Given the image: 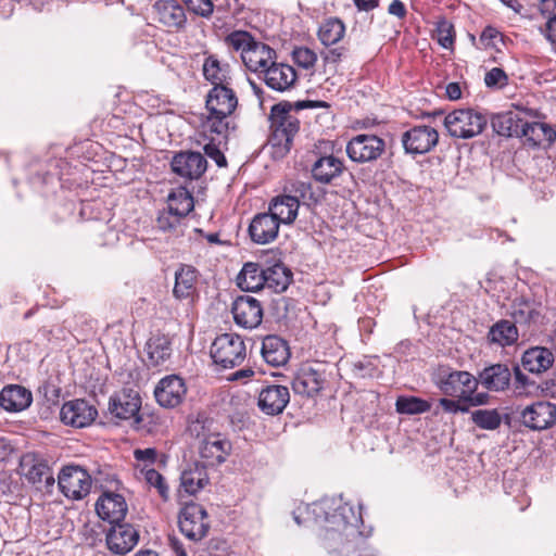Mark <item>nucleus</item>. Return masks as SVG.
Masks as SVG:
<instances>
[{"label":"nucleus","instance_id":"obj_1","mask_svg":"<svg viewBox=\"0 0 556 556\" xmlns=\"http://www.w3.org/2000/svg\"><path fill=\"white\" fill-rule=\"evenodd\" d=\"M316 522H324L320 539L324 547L340 556H372L367 538L371 530L362 531L361 514L341 498H323L306 508Z\"/></svg>","mask_w":556,"mask_h":556},{"label":"nucleus","instance_id":"obj_2","mask_svg":"<svg viewBox=\"0 0 556 556\" xmlns=\"http://www.w3.org/2000/svg\"><path fill=\"white\" fill-rule=\"evenodd\" d=\"M324 101H298L294 104L281 102L270 110V136L268 146L275 159L285 157L291 150L293 139L300 130V121L294 112L304 109L327 108Z\"/></svg>","mask_w":556,"mask_h":556},{"label":"nucleus","instance_id":"obj_3","mask_svg":"<svg viewBox=\"0 0 556 556\" xmlns=\"http://www.w3.org/2000/svg\"><path fill=\"white\" fill-rule=\"evenodd\" d=\"M238 106V98L231 85L214 86L205 97L206 116L202 119L205 132L223 134L235 128L231 115Z\"/></svg>","mask_w":556,"mask_h":556},{"label":"nucleus","instance_id":"obj_4","mask_svg":"<svg viewBox=\"0 0 556 556\" xmlns=\"http://www.w3.org/2000/svg\"><path fill=\"white\" fill-rule=\"evenodd\" d=\"M437 387L445 395L463 401L470 406H481L490 402L486 392H477L476 377L465 370L441 372Z\"/></svg>","mask_w":556,"mask_h":556},{"label":"nucleus","instance_id":"obj_5","mask_svg":"<svg viewBox=\"0 0 556 556\" xmlns=\"http://www.w3.org/2000/svg\"><path fill=\"white\" fill-rule=\"evenodd\" d=\"M486 124V116L473 109L454 110L444 118L448 135L457 139H469L480 135Z\"/></svg>","mask_w":556,"mask_h":556},{"label":"nucleus","instance_id":"obj_6","mask_svg":"<svg viewBox=\"0 0 556 556\" xmlns=\"http://www.w3.org/2000/svg\"><path fill=\"white\" fill-rule=\"evenodd\" d=\"M245 355L244 341L236 333H223L211 345V356L214 363L224 368L239 366L244 361Z\"/></svg>","mask_w":556,"mask_h":556},{"label":"nucleus","instance_id":"obj_7","mask_svg":"<svg viewBox=\"0 0 556 556\" xmlns=\"http://www.w3.org/2000/svg\"><path fill=\"white\" fill-rule=\"evenodd\" d=\"M58 485L66 498L80 501L90 493L92 479L83 467L70 465L63 467L59 472Z\"/></svg>","mask_w":556,"mask_h":556},{"label":"nucleus","instance_id":"obj_8","mask_svg":"<svg viewBox=\"0 0 556 556\" xmlns=\"http://www.w3.org/2000/svg\"><path fill=\"white\" fill-rule=\"evenodd\" d=\"M519 422L533 431L551 428L556 422V405L547 401H536L516 408Z\"/></svg>","mask_w":556,"mask_h":556},{"label":"nucleus","instance_id":"obj_9","mask_svg":"<svg viewBox=\"0 0 556 556\" xmlns=\"http://www.w3.org/2000/svg\"><path fill=\"white\" fill-rule=\"evenodd\" d=\"M178 525L181 533L193 542L204 539L210 530L208 515L205 508L197 503L185 505L180 510Z\"/></svg>","mask_w":556,"mask_h":556},{"label":"nucleus","instance_id":"obj_10","mask_svg":"<svg viewBox=\"0 0 556 556\" xmlns=\"http://www.w3.org/2000/svg\"><path fill=\"white\" fill-rule=\"evenodd\" d=\"M346 154L351 161L359 164L378 160L386 152V141L371 134H361L346 144Z\"/></svg>","mask_w":556,"mask_h":556},{"label":"nucleus","instance_id":"obj_11","mask_svg":"<svg viewBox=\"0 0 556 556\" xmlns=\"http://www.w3.org/2000/svg\"><path fill=\"white\" fill-rule=\"evenodd\" d=\"M404 151L417 155L430 152L439 142V132L427 125H417L402 134Z\"/></svg>","mask_w":556,"mask_h":556},{"label":"nucleus","instance_id":"obj_12","mask_svg":"<svg viewBox=\"0 0 556 556\" xmlns=\"http://www.w3.org/2000/svg\"><path fill=\"white\" fill-rule=\"evenodd\" d=\"M173 173L185 180H198L207 169V161L195 151H179L170 161Z\"/></svg>","mask_w":556,"mask_h":556},{"label":"nucleus","instance_id":"obj_13","mask_svg":"<svg viewBox=\"0 0 556 556\" xmlns=\"http://www.w3.org/2000/svg\"><path fill=\"white\" fill-rule=\"evenodd\" d=\"M108 548L116 555H125L139 542V531L130 523H113L105 535Z\"/></svg>","mask_w":556,"mask_h":556},{"label":"nucleus","instance_id":"obj_14","mask_svg":"<svg viewBox=\"0 0 556 556\" xmlns=\"http://www.w3.org/2000/svg\"><path fill=\"white\" fill-rule=\"evenodd\" d=\"M97 416V408L83 399L65 402L60 412L62 422L75 428L90 426Z\"/></svg>","mask_w":556,"mask_h":556},{"label":"nucleus","instance_id":"obj_15","mask_svg":"<svg viewBox=\"0 0 556 556\" xmlns=\"http://www.w3.org/2000/svg\"><path fill=\"white\" fill-rule=\"evenodd\" d=\"M200 271L192 265L180 264L175 271L173 295L176 300L193 302L198 296Z\"/></svg>","mask_w":556,"mask_h":556},{"label":"nucleus","instance_id":"obj_16","mask_svg":"<svg viewBox=\"0 0 556 556\" xmlns=\"http://www.w3.org/2000/svg\"><path fill=\"white\" fill-rule=\"evenodd\" d=\"M187 388L182 378L169 375L162 378L154 389L156 402L166 408L180 405L186 396Z\"/></svg>","mask_w":556,"mask_h":556},{"label":"nucleus","instance_id":"obj_17","mask_svg":"<svg viewBox=\"0 0 556 556\" xmlns=\"http://www.w3.org/2000/svg\"><path fill=\"white\" fill-rule=\"evenodd\" d=\"M231 312L235 323L247 329L257 327L263 319V308L256 299L250 295H240L232 303Z\"/></svg>","mask_w":556,"mask_h":556},{"label":"nucleus","instance_id":"obj_18","mask_svg":"<svg viewBox=\"0 0 556 556\" xmlns=\"http://www.w3.org/2000/svg\"><path fill=\"white\" fill-rule=\"evenodd\" d=\"M231 443L220 433L206 435L198 442V452L203 460V466H216L224 463L230 454Z\"/></svg>","mask_w":556,"mask_h":556},{"label":"nucleus","instance_id":"obj_19","mask_svg":"<svg viewBox=\"0 0 556 556\" xmlns=\"http://www.w3.org/2000/svg\"><path fill=\"white\" fill-rule=\"evenodd\" d=\"M155 20L164 27L180 31L187 25L185 9L176 0H157L152 7Z\"/></svg>","mask_w":556,"mask_h":556},{"label":"nucleus","instance_id":"obj_20","mask_svg":"<svg viewBox=\"0 0 556 556\" xmlns=\"http://www.w3.org/2000/svg\"><path fill=\"white\" fill-rule=\"evenodd\" d=\"M128 510L123 495L114 492H104L96 502L98 516L111 525L124 521Z\"/></svg>","mask_w":556,"mask_h":556},{"label":"nucleus","instance_id":"obj_21","mask_svg":"<svg viewBox=\"0 0 556 556\" xmlns=\"http://www.w3.org/2000/svg\"><path fill=\"white\" fill-rule=\"evenodd\" d=\"M140 407L141 399L132 390H124L122 393L111 396L109 402L110 414L121 420L136 418L138 421Z\"/></svg>","mask_w":556,"mask_h":556},{"label":"nucleus","instance_id":"obj_22","mask_svg":"<svg viewBox=\"0 0 556 556\" xmlns=\"http://www.w3.org/2000/svg\"><path fill=\"white\" fill-rule=\"evenodd\" d=\"M263 79L267 87L275 91L283 92L290 90L296 83L295 70L286 63H278L276 60L263 73Z\"/></svg>","mask_w":556,"mask_h":556},{"label":"nucleus","instance_id":"obj_23","mask_svg":"<svg viewBox=\"0 0 556 556\" xmlns=\"http://www.w3.org/2000/svg\"><path fill=\"white\" fill-rule=\"evenodd\" d=\"M511 380V372L505 364H492L483 368L476 377L477 388L482 386L490 392L505 391Z\"/></svg>","mask_w":556,"mask_h":556},{"label":"nucleus","instance_id":"obj_24","mask_svg":"<svg viewBox=\"0 0 556 556\" xmlns=\"http://www.w3.org/2000/svg\"><path fill=\"white\" fill-rule=\"evenodd\" d=\"M289 401L290 393L287 387L270 384L261 390L257 404L263 413L274 416L282 413Z\"/></svg>","mask_w":556,"mask_h":556},{"label":"nucleus","instance_id":"obj_25","mask_svg":"<svg viewBox=\"0 0 556 556\" xmlns=\"http://www.w3.org/2000/svg\"><path fill=\"white\" fill-rule=\"evenodd\" d=\"M279 227L280 224L269 212L258 213L249 225V235L254 243L267 244L278 237Z\"/></svg>","mask_w":556,"mask_h":556},{"label":"nucleus","instance_id":"obj_26","mask_svg":"<svg viewBox=\"0 0 556 556\" xmlns=\"http://www.w3.org/2000/svg\"><path fill=\"white\" fill-rule=\"evenodd\" d=\"M276 51L268 45L254 41L242 55L244 65L254 73H264L268 66L276 60Z\"/></svg>","mask_w":556,"mask_h":556},{"label":"nucleus","instance_id":"obj_27","mask_svg":"<svg viewBox=\"0 0 556 556\" xmlns=\"http://www.w3.org/2000/svg\"><path fill=\"white\" fill-rule=\"evenodd\" d=\"M518 138H523L531 147L549 146L556 139V131L545 123L529 122L522 117Z\"/></svg>","mask_w":556,"mask_h":556},{"label":"nucleus","instance_id":"obj_28","mask_svg":"<svg viewBox=\"0 0 556 556\" xmlns=\"http://www.w3.org/2000/svg\"><path fill=\"white\" fill-rule=\"evenodd\" d=\"M149 367L164 366L172 356V340L167 334L154 333L144 345Z\"/></svg>","mask_w":556,"mask_h":556},{"label":"nucleus","instance_id":"obj_29","mask_svg":"<svg viewBox=\"0 0 556 556\" xmlns=\"http://www.w3.org/2000/svg\"><path fill=\"white\" fill-rule=\"evenodd\" d=\"M229 130L223 134L205 132L202 127L198 134V144L202 146L206 156L213 160L218 167L227 166V160L222 151V146H226L228 141Z\"/></svg>","mask_w":556,"mask_h":556},{"label":"nucleus","instance_id":"obj_30","mask_svg":"<svg viewBox=\"0 0 556 556\" xmlns=\"http://www.w3.org/2000/svg\"><path fill=\"white\" fill-rule=\"evenodd\" d=\"M324 375L313 368H302L292 381V389L296 394L305 396H314L324 388Z\"/></svg>","mask_w":556,"mask_h":556},{"label":"nucleus","instance_id":"obj_31","mask_svg":"<svg viewBox=\"0 0 556 556\" xmlns=\"http://www.w3.org/2000/svg\"><path fill=\"white\" fill-rule=\"evenodd\" d=\"M344 169L345 166L342 160L333 155H325L315 161L311 172L317 182L329 185L341 176Z\"/></svg>","mask_w":556,"mask_h":556},{"label":"nucleus","instance_id":"obj_32","mask_svg":"<svg viewBox=\"0 0 556 556\" xmlns=\"http://www.w3.org/2000/svg\"><path fill=\"white\" fill-rule=\"evenodd\" d=\"M261 354L268 365L279 367L288 362L290 349L286 340L271 334L263 339Z\"/></svg>","mask_w":556,"mask_h":556},{"label":"nucleus","instance_id":"obj_33","mask_svg":"<svg viewBox=\"0 0 556 556\" xmlns=\"http://www.w3.org/2000/svg\"><path fill=\"white\" fill-rule=\"evenodd\" d=\"M31 401V392L22 386H7L0 392V406L8 412L24 410Z\"/></svg>","mask_w":556,"mask_h":556},{"label":"nucleus","instance_id":"obj_34","mask_svg":"<svg viewBox=\"0 0 556 556\" xmlns=\"http://www.w3.org/2000/svg\"><path fill=\"white\" fill-rule=\"evenodd\" d=\"M554 362L553 352L544 346L530 348L521 357L523 368L532 374L546 371L553 366Z\"/></svg>","mask_w":556,"mask_h":556},{"label":"nucleus","instance_id":"obj_35","mask_svg":"<svg viewBox=\"0 0 556 556\" xmlns=\"http://www.w3.org/2000/svg\"><path fill=\"white\" fill-rule=\"evenodd\" d=\"M298 200L286 194L275 197L268 205V212L279 224H292L299 212Z\"/></svg>","mask_w":556,"mask_h":556},{"label":"nucleus","instance_id":"obj_36","mask_svg":"<svg viewBox=\"0 0 556 556\" xmlns=\"http://www.w3.org/2000/svg\"><path fill=\"white\" fill-rule=\"evenodd\" d=\"M265 268L257 263H245L237 276V285L243 291H258L265 287Z\"/></svg>","mask_w":556,"mask_h":556},{"label":"nucleus","instance_id":"obj_37","mask_svg":"<svg viewBox=\"0 0 556 556\" xmlns=\"http://www.w3.org/2000/svg\"><path fill=\"white\" fill-rule=\"evenodd\" d=\"M204 78L212 86L231 85L230 67L227 63H222L214 54H207L202 65Z\"/></svg>","mask_w":556,"mask_h":556},{"label":"nucleus","instance_id":"obj_38","mask_svg":"<svg viewBox=\"0 0 556 556\" xmlns=\"http://www.w3.org/2000/svg\"><path fill=\"white\" fill-rule=\"evenodd\" d=\"M265 288L275 293H281L287 290L292 281L291 270L281 262L265 267Z\"/></svg>","mask_w":556,"mask_h":556},{"label":"nucleus","instance_id":"obj_39","mask_svg":"<svg viewBox=\"0 0 556 556\" xmlns=\"http://www.w3.org/2000/svg\"><path fill=\"white\" fill-rule=\"evenodd\" d=\"M539 304L523 295L516 296L510 305V316L515 323L529 324L540 316Z\"/></svg>","mask_w":556,"mask_h":556},{"label":"nucleus","instance_id":"obj_40","mask_svg":"<svg viewBox=\"0 0 556 556\" xmlns=\"http://www.w3.org/2000/svg\"><path fill=\"white\" fill-rule=\"evenodd\" d=\"M522 117L514 112H504L494 115L491 119L493 130L504 137H519Z\"/></svg>","mask_w":556,"mask_h":556},{"label":"nucleus","instance_id":"obj_41","mask_svg":"<svg viewBox=\"0 0 556 556\" xmlns=\"http://www.w3.org/2000/svg\"><path fill=\"white\" fill-rule=\"evenodd\" d=\"M518 337L519 333L516 325L506 319L495 323L488 333L489 340L500 346L513 345L517 342Z\"/></svg>","mask_w":556,"mask_h":556},{"label":"nucleus","instance_id":"obj_42","mask_svg":"<svg viewBox=\"0 0 556 556\" xmlns=\"http://www.w3.org/2000/svg\"><path fill=\"white\" fill-rule=\"evenodd\" d=\"M345 34V25L338 17H329L325 20L318 29V38L324 46H332L338 43Z\"/></svg>","mask_w":556,"mask_h":556},{"label":"nucleus","instance_id":"obj_43","mask_svg":"<svg viewBox=\"0 0 556 556\" xmlns=\"http://www.w3.org/2000/svg\"><path fill=\"white\" fill-rule=\"evenodd\" d=\"M208 482L204 466L195 465L194 468L186 469L180 477V486L190 495L202 490Z\"/></svg>","mask_w":556,"mask_h":556},{"label":"nucleus","instance_id":"obj_44","mask_svg":"<svg viewBox=\"0 0 556 556\" xmlns=\"http://www.w3.org/2000/svg\"><path fill=\"white\" fill-rule=\"evenodd\" d=\"M168 207L176 216L186 217L194 207L192 193L185 187L176 188L168 195Z\"/></svg>","mask_w":556,"mask_h":556},{"label":"nucleus","instance_id":"obj_45","mask_svg":"<svg viewBox=\"0 0 556 556\" xmlns=\"http://www.w3.org/2000/svg\"><path fill=\"white\" fill-rule=\"evenodd\" d=\"M470 418L477 427L483 430H496L503 421L501 414L495 408L473 410Z\"/></svg>","mask_w":556,"mask_h":556},{"label":"nucleus","instance_id":"obj_46","mask_svg":"<svg viewBox=\"0 0 556 556\" xmlns=\"http://www.w3.org/2000/svg\"><path fill=\"white\" fill-rule=\"evenodd\" d=\"M396 412L405 415H417L429 412L431 404L416 396H399L395 402Z\"/></svg>","mask_w":556,"mask_h":556},{"label":"nucleus","instance_id":"obj_47","mask_svg":"<svg viewBox=\"0 0 556 556\" xmlns=\"http://www.w3.org/2000/svg\"><path fill=\"white\" fill-rule=\"evenodd\" d=\"M254 41V37L245 30H235L225 37V43L235 51H240L241 56Z\"/></svg>","mask_w":556,"mask_h":556},{"label":"nucleus","instance_id":"obj_48","mask_svg":"<svg viewBox=\"0 0 556 556\" xmlns=\"http://www.w3.org/2000/svg\"><path fill=\"white\" fill-rule=\"evenodd\" d=\"M213 420L205 416L199 415L194 420H192L188 427L189 432L193 435L198 441H203L206 435L215 434V431H212Z\"/></svg>","mask_w":556,"mask_h":556},{"label":"nucleus","instance_id":"obj_49","mask_svg":"<svg viewBox=\"0 0 556 556\" xmlns=\"http://www.w3.org/2000/svg\"><path fill=\"white\" fill-rule=\"evenodd\" d=\"M437 39L440 46L450 49L454 45L455 30L454 26L447 20H441L437 23Z\"/></svg>","mask_w":556,"mask_h":556},{"label":"nucleus","instance_id":"obj_50","mask_svg":"<svg viewBox=\"0 0 556 556\" xmlns=\"http://www.w3.org/2000/svg\"><path fill=\"white\" fill-rule=\"evenodd\" d=\"M285 194L287 197H291L298 200L300 204L301 201H304L308 195H312V185L305 181H291L289 185L285 187Z\"/></svg>","mask_w":556,"mask_h":556},{"label":"nucleus","instance_id":"obj_51","mask_svg":"<svg viewBox=\"0 0 556 556\" xmlns=\"http://www.w3.org/2000/svg\"><path fill=\"white\" fill-rule=\"evenodd\" d=\"M292 59L298 66L309 70L314 67L317 61V55L309 48L299 47L292 51Z\"/></svg>","mask_w":556,"mask_h":556},{"label":"nucleus","instance_id":"obj_52","mask_svg":"<svg viewBox=\"0 0 556 556\" xmlns=\"http://www.w3.org/2000/svg\"><path fill=\"white\" fill-rule=\"evenodd\" d=\"M184 217L176 216V213L169 210H163L156 218V227L162 231H173L180 225Z\"/></svg>","mask_w":556,"mask_h":556},{"label":"nucleus","instance_id":"obj_53","mask_svg":"<svg viewBox=\"0 0 556 556\" xmlns=\"http://www.w3.org/2000/svg\"><path fill=\"white\" fill-rule=\"evenodd\" d=\"M142 472L147 483L151 486H154L163 498H167L168 488L164 481L163 476L153 468H143Z\"/></svg>","mask_w":556,"mask_h":556},{"label":"nucleus","instance_id":"obj_54","mask_svg":"<svg viewBox=\"0 0 556 556\" xmlns=\"http://www.w3.org/2000/svg\"><path fill=\"white\" fill-rule=\"evenodd\" d=\"M187 8L194 14L210 18L214 11V3L212 0H182Z\"/></svg>","mask_w":556,"mask_h":556},{"label":"nucleus","instance_id":"obj_55","mask_svg":"<svg viewBox=\"0 0 556 556\" xmlns=\"http://www.w3.org/2000/svg\"><path fill=\"white\" fill-rule=\"evenodd\" d=\"M439 405L442 407V409L445 413L448 414H457V413H467L469 412L470 405L465 404L463 401H459L458 399H447L442 397L439 400Z\"/></svg>","mask_w":556,"mask_h":556},{"label":"nucleus","instance_id":"obj_56","mask_svg":"<svg viewBox=\"0 0 556 556\" xmlns=\"http://www.w3.org/2000/svg\"><path fill=\"white\" fill-rule=\"evenodd\" d=\"M508 77L500 67H493L485 74L484 83L488 87H503L507 85Z\"/></svg>","mask_w":556,"mask_h":556},{"label":"nucleus","instance_id":"obj_57","mask_svg":"<svg viewBox=\"0 0 556 556\" xmlns=\"http://www.w3.org/2000/svg\"><path fill=\"white\" fill-rule=\"evenodd\" d=\"M497 41H502V34L495 27L486 26L480 35L481 45L484 48H494Z\"/></svg>","mask_w":556,"mask_h":556},{"label":"nucleus","instance_id":"obj_58","mask_svg":"<svg viewBox=\"0 0 556 556\" xmlns=\"http://www.w3.org/2000/svg\"><path fill=\"white\" fill-rule=\"evenodd\" d=\"M157 452L153 447L134 451V457L136 460L141 462L144 466L153 465L156 460Z\"/></svg>","mask_w":556,"mask_h":556},{"label":"nucleus","instance_id":"obj_59","mask_svg":"<svg viewBox=\"0 0 556 556\" xmlns=\"http://www.w3.org/2000/svg\"><path fill=\"white\" fill-rule=\"evenodd\" d=\"M539 11L549 21V17H556V0H541Z\"/></svg>","mask_w":556,"mask_h":556},{"label":"nucleus","instance_id":"obj_60","mask_svg":"<svg viewBox=\"0 0 556 556\" xmlns=\"http://www.w3.org/2000/svg\"><path fill=\"white\" fill-rule=\"evenodd\" d=\"M388 12L399 18L405 17L407 13L404 3L401 0H393L388 8Z\"/></svg>","mask_w":556,"mask_h":556},{"label":"nucleus","instance_id":"obj_61","mask_svg":"<svg viewBox=\"0 0 556 556\" xmlns=\"http://www.w3.org/2000/svg\"><path fill=\"white\" fill-rule=\"evenodd\" d=\"M515 382H516V389L522 388L526 389L530 384L532 386L533 382L530 381L529 377L525 375L518 366L515 367Z\"/></svg>","mask_w":556,"mask_h":556},{"label":"nucleus","instance_id":"obj_62","mask_svg":"<svg viewBox=\"0 0 556 556\" xmlns=\"http://www.w3.org/2000/svg\"><path fill=\"white\" fill-rule=\"evenodd\" d=\"M545 34L552 43H556V17H549L546 22Z\"/></svg>","mask_w":556,"mask_h":556},{"label":"nucleus","instance_id":"obj_63","mask_svg":"<svg viewBox=\"0 0 556 556\" xmlns=\"http://www.w3.org/2000/svg\"><path fill=\"white\" fill-rule=\"evenodd\" d=\"M43 471H45V467H43V466H40V465H39V466H37V465H35V466H33V467L29 469V471H28V473H27L26 476H27V478H28L31 482L36 483V482H40V481L42 480Z\"/></svg>","mask_w":556,"mask_h":556},{"label":"nucleus","instance_id":"obj_64","mask_svg":"<svg viewBox=\"0 0 556 556\" xmlns=\"http://www.w3.org/2000/svg\"><path fill=\"white\" fill-rule=\"evenodd\" d=\"M446 96L450 100H458L462 97V89L459 84L450 83L446 86Z\"/></svg>","mask_w":556,"mask_h":556}]
</instances>
